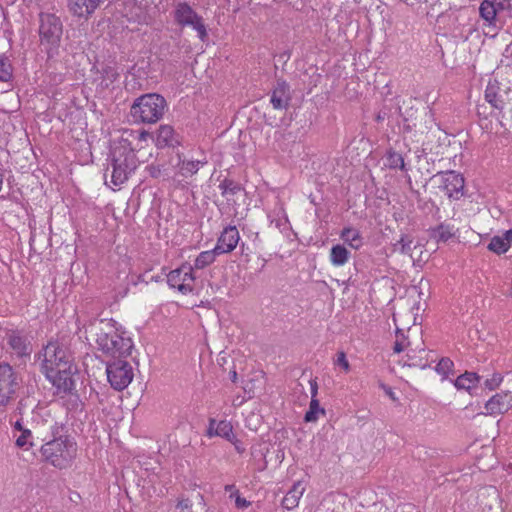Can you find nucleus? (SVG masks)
<instances>
[{"label": "nucleus", "instance_id": "obj_33", "mask_svg": "<svg viewBox=\"0 0 512 512\" xmlns=\"http://www.w3.org/2000/svg\"><path fill=\"white\" fill-rule=\"evenodd\" d=\"M405 364L409 367H418L420 369H426L430 367L427 358H424L422 355H416L415 350H410L407 354V361Z\"/></svg>", "mask_w": 512, "mask_h": 512}, {"label": "nucleus", "instance_id": "obj_5", "mask_svg": "<svg viewBox=\"0 0 512 512\" xmlns=\"http://www.w3.org/2000/svg\"><path fill=\"white\" fill-rule=\"evenodd\" d=\"M96 343L99 350L106 355H110L113 360L125 359L131 354L134 347L133 341L130 337H123L116 331L113 333H98Z\"/></svg>", "mask_w": 512, "mask_h": 512}, {"label": "nucleus", "instance_id": "obj_58", "mask_svg": "<svg viewBox=\"0 0 512 512\" xmlns=\"http://www.w3.org/2000/svg\"><path fill=\"white\" fill-rule=\"evenodd\" d=\"M229 378H230V380H231L233 383H236V382H237V378H238V377H237V372H236V370H231V371L229 372Z\"/></svg>", "mask_w": 512, "mask_h": 512}, {"label": "nucleus", "instance_id": "obj_12", "mask_svg": "<svg viewBox=\"0 0 512 512\" xmlns=\"http://www.w3.org/2000/svg\"><path fill=\"white\" fill-rule=\"evenodd\" d=\"M41 372L45 375L46 379L59 391L70 393L74 387V380L72 375L73 369L66 368L54 369L53 366L47 365V360H42Z\"/></svg>", "mask_w": 512, "mask_h": 512}, {"label": "nucleus", "instance_id": "obj_44", "mask_svg": "<svg viewBox=\"0 0 512 512\" xmlns=\"http://www.w3.org/2000/svg\"><path fill=\"white\" fill-rule=\"evenodd\" d=\"M191 507L192 504L189 499H180L176 506V508L179 509L180 512H192Z\"/></svg>", "mask_w": 512, "mask_h": 512}, {"label": "nucleus", "instance_id": "obj_51", "mask_svg": "<svg viewBox=\"0 0 512 512\" xmlns=\"http://www.w3.org/2000/svg\"><path fill=\"white\" fill-rule=\"evenodd\" d=\"M388 117V112L385 109L380 110L375 117V121L380 123L383 122Z\"/></svg>", "mask_w": 512, "mask_h": 512}, {"label": "nucleus", "instance_id": "obj_8", "mask_svg": "<svg viewBox=\"0 0 512 512\" xmlns=\"http://www.w3.org/2000/svg\"><path fill=\"white\" fill-rule=\"evenodd\" d=\"M106 374L110 386L116 391L124 390L133 380V368L125 359H115L107 363Z\"/></svg>", "mask_w": 512, "mask_h": 512}, {"label": "nucleus", "instance_id": "obj_30", "mask_svg": "<svg viewBox=\"0 0 512 512\" xmlns=\"http://www.w3.org/2000/svg\"><path fill=\"white\" fill-rule=\"evenodd\" d=\"M217 255H220L219 251L216 249V247H214V249L212 250H208V251H203L201 252L195 262H194V266L193 269H203L207 266H209L210 264H212L215 259H216V256Z\"/></svg>", "mask_w": 512, "mask_h": 512}, {"label": "nucleus", "instance_id": "obj_64", "mask_svg": "<svg viewBox=\"0 0 512 512\" xmlns=\"http://www.w3.org/2000/svg\"><path fill=\"white\" fill-rule=\"evenodd\" d=\"M37 356H38V359H41L42 356L44 357V350L40 351Z\"/></svg>", "mask_w": 512, "mask_h": 512}, {"label": "nucleus", "instance_id": "obj_37", "mask_svg": "<svg viewBox=\"0 0 512 512\" xmlns=\"http://www.w3.org/2000/svg\"><path fill=\"white\" fill-rule=\"evenodd\" d=\"M201 162L200 161H183L181 166V171L183 176L193 175L197 173L199 170Z\"/></svg>", "mask_w": 512, "mask_h": 512}, {"label": "nucleus", "instance_id": "obj_31", "mask_svg": "<svg viewBox=\"0 0 512 512\" xmlns=\"http://www.w3.org/2000/svg\"><path fill=\"white\" fill-rule=\"evenodd\" d=\"M320 413L325 415V409L320 406V402L317 398H311L309 409L304 415V422H315L318 419V415Z\"/></svg>", "mask_w": 512, "mask_h": 512}, {"label": "nucleus", "instance_id": "obj_53", "mask_svg": "<svg viewBox=\"0 0 512 512\" xmlns=\"http://www.w3.org/2000/svg\"><path fill=\"white\" fill-rule=\"evenodd\" d=\"M428 204H431L432 208L434 209V213H433V216L436 217L437 219H440V208L435 204V202L433 200H429L426 205Z\"/></svg>", "mask_w": 512, "mask_h": 512}, {"label": "nucleus", "instance_id": "obj_32", "mask_svg": "<svg viewBox=\"0 0 512 512\" xmlns=\"http://www.w3.org/2000/svg\"><path fill=\"white\" fill-rule=\"evenodd\" d=\"M219 189L223 196L236 195L240 191L244 190V187L233 179L225 178L219 184Z\"/></svg>", "mask_w": 512, "mask_h": 512}, {"label": "nucleus", "instance_id": "obj_49", "mask_svg": "<svg viewBox=\"0 0 512 512\" xmlns=\"http://www.w3.org/2000/svg\"><path fill=\"white\" fill-rule=\"evenodd\" d=\"M501 237L504 240V242H506L507 245H509V248H510L511 244H512V228H510L509 230L505 231L503 233V236H501Z\"/></svg>", "mask_w": 512, "mask_h": 512}, {"label": "nucleus", "instance_id": "obj_39", "mask_svg": "<svg viewBox=\"0 0 512 512\" xmlns=\"http://www.w3.org/2000/svg\"><path fill=\"white\" fill-rule=\"evenodd\" d=\"M412 240L407 235H402L400 240L394 245L395 248L399 247V250L403 254H409L411 252Z\"/></svg>", "mask_w": 512, "mask_h": 512}, {"label": "nucleus", "instance_id": "obj_6", "mask_svg": "<svg viewBox=\"0 0 512 512\" xmlns=\"http://www.w3.org/2000/svg\"><path fill=\"white\" fill-rule=\"evenodd\" d=\"M398 109L402 117L403 133L415 132L423 134L431 128L434 122L433 113L428 107H409L404 112H401L400 107Z\"/></svg>", "mask_w": 512, "mask_h": 512}, {"label": "nucleus", "instance_id": "obj_10", "mask_svg": "<svg viewBox=\"0 0 512 512\" xmlns=\"http://www.w3.org/2000/svg\"><path fill=\"white\" fill-rule=\"evenodd\" d=\"M43 360H47V365L53 366L54 369H58V367L66 369L68 366V368L76 370L70 350L57 340L49 341L44 347Z\"/></svg>", "mask_w": 512, "mask_h": 512}, {"label": "nucleus", "instance_id": "obj_7", "mask_svg": "<svg viewBox=\"0 0 512 512\" xmlns=\"http://www.w3.org/2000/svg\"><path fill=\"white\" fill-rule=\"evenodd\" d=\"M430 180L438 182V188L444 191L450 200L456 201L464 196L465 179L457 171H441L433 175Z\"/></svg>", "mask_w": 512, "mask_h": 512}, {"label": "nucleus", "instance_id": "obj_56", "mask_svg": "<svg viewBox=\"0 0 512 512\" xmlns=\"http://www.w3.org/2000/svg\"><path fill=\"white\" fill-rule=\"evenodd\" d=\"M136 67L137 65L134 64L129 70H128V74H131L133 76H137V77H141V74L138 73L140 69L136 70Z\"/></svg>", "mask_w": 512, "mask_h": 512}, {"label": "nucleus", "instance_id": "obj_62", "mask_svg": "<svg viewBox=\"0 0 512 512\" xmlns=\"http://www.w3.org/2000/svg\"><path fill=\"white\" fill-rule=\"evenodd\" d=\"M241 255L246 258L248 257L247 250H244V243L241 245Z\"/></svg>", "mask_w": 512, "mask_h": 512}, {"label": "nucleus", "instance_id": "obj_50", "mask_svg": "<svg viewBox=\"0 0 512 512\" xmlns=\"http://www.w3.org/2000/svg\"><path fill=\"white\" fill-rule=\"evenodd\" d=\"M235 504L237 508H247L250 505V502L245 498L237 497Z\"/></svg>", "mask_w": 512, "mask_h": 512}, {"label": "nucleus", "instance_id": "obj_9", "mask_svg": "<svg viewBox=\"0 0 512 512\" xmlns=\"http://www.w3.org/2000/svg\"><path fill=\"white\" fill-rule=\"evenodd\" d=\"M174 20L181 26H191L198 33L202 42L207 41L208 32L203 18L187 3L180 2L174 10Z\"/></svg>", "mask_w": 512, "mask_h": 512}, {"label": "nucleus", "instance_id": "obj_27", "mask_svg": "<svg viewBox=\"0 0 512 512\" xmlns=\"http://www.w3.org/2000/svg\"><path fill=\"white\" fill-rule=\"evenodd\" d=\"M350 254L344 245L335 244L330 250V261L334 266H342L348 261Z\"/></svg>", "mask_w": 512, "mask_h": 512}, {"label": "nucleus", "instance_id": "obj_38", "mask_svg": "<svg viewBox=\"0 0 512 512\" xmlns=\"http://www.w3.org/2000/svg\"><path fill=\"white\" fill-rule=\"evenodd\" d=\"M503 381V376L500 373H494L490 379H486L484 381V388L489 391H493L499 387L501 382Z\"/></svg>", "mask_w": 512, "mask_h": 512}, {"label": "nucleus", "instance_id": "obj_14", "mask_svg": "<svg viewBox=\"0 0 512 512\" xmlns=\"http://www.w3.org/2000/svg\"><path fill=\"white\" fill-rule=\"evenodd\" d=\"M183 273H185V276L189 275L190 281L195 280L193 267L188 262H185L177 269L169 272L167 275V283L170 287L177 288L182 294L192 293L194 288L189 283H186V278L182 277Z\"/></svg>", "mask_w": 512, "mask_h": 512}, {"label": "nucleus", "instance_id": "obj_13", "mask_svg": "<svg viewBox=\"0 0 512 512\" xmlns=\"http://www.w3.org/2000/svg\"><path fill=\"white\" fill-rule=\"evenodd\" d=\"M19 386L17 373L8 363H0V407L6 406Z\"/></svg>", "mask_w": 512, "mask_h": 512}, {"label": "nucleus", "instance_id": "obj_41", "mask_svg": "<svg viewBox=\"0 0 512 512\" xmlns=\"http://www.w3.org/2000/svg\"><path fill=\"white\" fill-rule=\"evenodd\" d=\"M32 433L29 429L23 430L21 435L16 439L15 445L18 448H23L27 444V439L31 437Z\"/></svg>", "mask_w": 512, "mask_h": 512}, {"label": "nucleus", "instance_id": "obj_11", "mask_svg": "<svg viewBox=\"0 0 512 512\" xmlns=\"http://www.w3.org/2000/svg\"><path fill=\"white\" fill-rule=\"evenodd\" d=\"M485 99L500 113L512 109V87L502 85L497 80L490 81L485 90Z\"/></svg>", "mask_w": 512, "mask_h": 512}, {"label": "nucleus", "instance_id": "obj_63", "mask_svg": "<svg viewBox=\"0 0 512 512\" xmlns=\"http://www.w3.org/2000/svg\"><path fill=\"white\" fill-rule=\"evenodd\" d=\"M230 439H226L227 441L231 442L234 445L235 441H238L237 437L233 434V437H229Z\"/></svg>", "mask_w": 512, "mask_h": 512}, {"label": "nucleus", "instance_id": "obj_15", "mask_svg": "<svg viewBox=\"0 0 512 512\" xmlns=\"http://www.w3.org/2000/svg\"><path fill=\"white\" fill-rule=\"evenodd\" d=\"M512 407V395L510 392H502L493 395L486 403L483 414L497 415L507 412Z\"/></svg>", "mask_w": 512, "mask_h": 512}, {"label": "nucleus", "instance_id": "obj_47", "mask_svg": "<svg viewBox=\"0 0 512 512\" xmlns=\"http://www.w3.org/2000/svg\"><path fill=\"white\" fill-rule=\"evenodd\" d=\"M379 386L384 390L385 394L390 398L392 399L393 401H396L397 400V397L395 396V393L394 391L392 390V388L390 386H387L386 384L384 383H380Z\"/></svg>", "mask_w": 512, "mask_h": 512}, {"label": "nucleus", "instance_id": "obj_23", "mask_svg": "<svg viewBox=\"0 0 512 512\" xmlns=\"http://www.w3.org/2000/svg\"><path fill=\"white\" fill-rule=\"evenodd\" d=\"M481 377L476 372H468L461 374L454 381V386L458 389H465L469 393L476 390V383H479Z\"/></svg>", "mask_w": 512, "mask_h": 512}, {"label": "nucleus", "instance_id": "obj_29", "mask_svg": "<svg viewBox=\"0 0 512 512\" xmlns=\"http://www.w3.org/2000/svg\"><path fill=\"white\" fill-rule=\"evenodd\" d=\"M387 166L390 169H399L407 171L406 164L402 154L396 152L392 147L386 151Z\"/></svg>", "mask_w": 512, "mask_h": 512}, {"label": "nucleus", "instance_id": "obj_55", "mask_svg": "<svg viewBox=\"0 0 512 512\" xmlns=\"http://www.w3.org/2000/svg\"><path fill=\"white\" fill-rule=\"evenodd\" d=\"M33 380H34V382L36 383L35 376L33 377ZM35 386H36V384H35V385H33V384H27V386H26V394H27V396H30V395L34 394V392H35Z\"/></svg>", "mask_w": 512, "mask_h": 512}, {"label": "nucleus", "instance_id": "obj_16", "mask_svg": "<svg viewBox=\"0 0 512 512\" xmlns=\"http://www.w3.org/2000/svg\"><path fill=\"white\" fill-rule=\"evenodd\" d=\"M291 101V93L289 84L278 79L276 85L272 89L270 102L274 109H287Z\"/></svg>", "mask_w": 512, "mask_h": 512}, {"label": "nucleus", "instance_id": "obj_2", "mask_svg": "<svg viewBox=\"0 0 512 512\" xmlns=\"http://www.w3.org/2000/svg\"><path fill=\"white\" fill-rule=\"evenodd\" d=\"M63 429V426L53 429L54 438L40 449L44 461L58 469L67 468L77 452L76 443L69 436L61 435L60 431Z\"/></svg>", "mask_w": 512, "mask_h": 512}, {"label": "nucleus", "instance_id": "obj_1", "mask_svg": "<svg viewBox=\"0 0 512 512\" xmlns=\"http://www.w3.org/2000/svg\"><path fill=\"white\" fill-rule=\"evenodd\" d=\"M147 138L154 140L153 135L148 131L125 130L119 139L110 143L108 160L112 166L111 183L114 186L127 181L138 166L136 148L133 147L132 141H145Z\"/></svg>", "mask_w": 512, "mask_h": 512}, {"label": "nucleus", "instance_id": "obj_35", "mask_svg": "<svg viewBox=\"0 0 512 512\" xmlns=\"http://www.w3.org/2000/svg\"><path fill=\"white\" fill-rule=\"evenodd\" d=\"M453 368L454 362L448 357H443L439 360L435 370L438 374L443 376V379H446L449 374H454Z\"/></svg>", "mask_w": 512, "mask_h": 512}, {"label": "nucleus", "instance_id": "obj_17", "mask_svg": "<svg viewBox=\"0 0 512 512\" xmlns=\"http://www.w3.org/2000/svg\"><path fill=\"white\" fill-rule=\"evenodd\" d=\"M182 137L175 131L171 125H160L157 130L155 144L159 149L171 147L175 148L181 145Z\"/></svg>", "mask_w": 512, "mask_h": 512}, {"label": "nucleus", "instance_id": "obj_52", "mask_svg": "<svg viewBox=\"0 0 512 512\" xmlns=\"http://www.w3.org/2000/svg\"><path fill=\"white\" fill-rule=\"evenodd\" d=\"M234 447L239 454H243L246 451V447L241 440L235 441Z\"/></svg>", "mask_w": 512, "mask_h": 512}, {"label": "nucleus", "instance_id": "obj_25", "mask_svg": "<svg viewBox=\"0 0 512 512\" xmlns=\"http://www.w3.org/2000/svg\"><path fill=\"white\" fill-rule=\"evenodd\" d=\"M209 436H220L224 439L233 437V427L229 421L222 420L216 423V420L210 419L207 430Z\"/></svg>", "mask_w": 512, "mask_h": 512}, {"label": "nucleus", "instance_id": "obj_24", "mask_svg": "<svg viewBox=\"0 0 512 512\" xmlns=\"http://www.w3.org/2000/svg\"><path fill=\"white\" fill-rule=\"evenodd\" d=\"M430 239L435 240L437 243L447 242L449 239L455 237L453 227L449 224L440 223L436 227H431L427 230Z\"/></svg>", "mask_w": 512, "mask_h": 512}, {"label": "nucleus", "instance_id": "obj_22", "mask_svg": "<svg viewBox=\"0 0 512 512\" xmlns=\"http://www.w3.org/2000/svg\"><path fill=\"white\" fill-rule=\"evenodd\" d=\"M479 13L481 18H483L489 26L493 28L500 29L502 27V22L500 18L497 16L498 11L494 8L493 5L488 1H483L479 7Z\"/></svg>", "mask_w": 512, "mask_h": 512}, {"label": "nucleus", "instance_id": "obj_19", "mask_svg": "<svg viewBox=\"0 0 512 512\" xmlns=\"http://www.w3.org/2000/svg\"><path fill=\"white\" fill-rule=\"evenodd\" d=\"M7 341L10 348L19 356H29L32 352V347L27 338L22 335L19 330H8Z\"/></svg>", "mask_w": 512, "mask_h": 512}, {"label": "nucleus", "instance_id": "obj_54", "mask_svg": "<svg viewBox=\"0 0 512 512\" xmlns=\"http://www.w3.org/2000/svg\"><path fill=\"white\" fill-rule=\"evenodd\" d=\"M485 391V388L483 386H479L478 383H476V390L472 391V393H469L471 396H480Z\"/></svg>", "mask_w": 512, "mask_h": 512}, {"label": "nucleus", "instance_id": "obj_36", "mask_svg": "<svg viewBox=\"0 0 512 512\" xmlns=\"http://www.w3.org/2000/svg\"><path fill=\"white\" fill-rule=\"evenodd\" d=\"M489 251L496 253L497 255L504 254L508 251L509 245L502 239L501 236H494L487 246Z\"/></svg>", "mask_w": 512, "mask_h": 512}, {"label": "nucleus", "instance_id": "obj_40", "mask_svg": "<svg viewBox=\"0 0 512 512\" xmlns=\"http://www.w3.org/2000/svg\"><path fill=\"white\" fill-rule=\"evenodd\" d=\"M336 365L340 366L346 372L350 370V364L347 360L346 354L344 351H340L337 353V359L335 362Z\"/></svg>", "mask_w": 512, "mask_h": 512}, {"label": "nucleus", "instance_id": "obj_21", "mask_svg": "<svg viewBox=\"0 0 512 512\" xmlns=\"http://www.w3.org/2000/svg\"><path fill=\"white\" fill-rule=\"evenodd\" d=\"M96 70L101 74V86L105 89L109 88L119 78L118 68L115 62L102 63L101 69H97L94 65L92 71Z\"/></svg>", "mask_w": 512, "mask_h": 512}, {"label": "nucleus", "instance_id": "obj_18", "mask_svg": "<svg viewBox=\"0 0 512 512\" xmlns=\"http://www.w3.org/2000/svg\"><path fill=\"white\" fill-rule=\"evenodd\" d=\"M240 240L239 231L236 226H227L218 237L216 249L220 254L232 252Z\"/></svg>", "mask_w": 512, "mask_h": 512}, {"label": "nucleus", "instance_id": "obj_42", "mask_svg": "<svg viewBox=\"0 0 512 512\" xmlns=\"http://www.w3.org/2000/svg\"><path fill=\"white\" fill-rule=\"evenodd\" d=\"M37 234L32 232L31 233V237H30V250L36 254H41L42 253V246L39 245V243H37Z\"/></svg>", "mask_w": 512, "mask_h": 512}, {"label": "nucleus", "instance_id": "obj_34", "mask_svg": "<svg viewBox=\"0 0 512 512\" xmlns=\"http://www.w3.org/2000/svg\"><path fill=\"white\" fill-rule=\"evenodd\" d=\"M13 77V67L9 58L5 55H0V81L8 82Z\"/></svg>", "mask_w": 512, "mask_h": 512}, {"label": "nucleus", "instance_id": "obj_46", "mask_svg": "<svg viewBox=\"0 0 512 512\" xmlns=\"http://www.w3.org/2000/svg\"><path fill=\"white\" fill-rule=\"evenodd\" d=\"M405 340L401 339H397L395 342H394V346H393V352L394 353H401L402 351H404V349L410 345V342H407L406 344L404 343Z\"/></svg>", "mask_w": 512, "mask_h": 512}, {"label": "nucleus", "instance_id": "obj_28", "mask_svg": "<svg viewBox=\"0 0 512 512\" xmlns=\"http://www.w3.org/2000/svg\"><path fill=\"white\" fill-rule=\"evenodd\" d=\"M340 238L354 249L362 245L360 232L352 227H345L340 233Z\"/></svg>", "mask_w": 512, "mask_h": 512}, {"label": "nucleus", "instance_id": "obj_45", "mask_svg": "<svg viewBox=\"0 0 512 512\" xmlns=\"http://www.w3.org/2000/svg\"><path fill=\"white\" fill-rule=\"evenodd\" d=\"M502 114L503 121L501 122L502 125L509 126L510 129H512V109H506Z\"/></svg>", "mask_w": 512, "mask_h": 512}, {"label": "nucleus", "instance_id": "obj_61", "mask_svg": "<svg viewBox=\"0 0 512 512\" xmlns=\"http://www.w3.org/2000/svg\"><path fill=\"white\" fill-rule=\"evenodd\" d=\"M241 255L246 258L248 257L247 250H244V243L241 245Z\"/></svg>", "mask_w": 512, "mask_h": 512}, {"label": "nucleus", "instance_id": "obj_4", "mask_svg": "<svg viewBox=\"0 0 512 512\" xmlns=\"http://www.w3.org/2000/svg\"><path fill=\"white\" fill-rule=\"evenodd\" d=\"M40 43L45 47L48 57L57 53L63 34V23L60 17L53 13H39Z\"/></svg>", "mask_w": 512, "mask_h": 512}, {"label": "nucleus", "instance_id": "obj_48", "mask_svg": "<svg viewBox=\"0 0 512 512\" xmlns=\"http://www.w3.org/2000/svg\"><path fill=\"white\" fill-rule=\"evenodd\" d=\"M310 388H311V398H317L318 394V384L316 379H311L310 381Z\"/></svg>", "mask_w": 512, "mask_h": 512}, {"label": "nucleus", "instance_id": "obj_20", "mask_svg": "<svg viewBox=\"0 0 512 512\" xmlns=\"http://www.w3.org/2000/svg\"><path fill=\"white\" fill-rule=\"evenodd\" d=\"M102 0H68V9L76 17L87 18L100 5Z\"/></svg>", "mask_w": 512, "mask_h": 512}, {"label": "nucleus", "instance_id": "obj_3", "mask_svg": "<svg viewBox=\"0 0 512 512\" xmlns=\"http://www.w3.org/2000/svg\"><path fill=\"white\" fill-rule=\"evenodd\" d=\"M166 109L167 101L162 95L146 93L133 101L130 116L134 123L153 124L163 117Z\"/></svg>", "mask_w": 512, "mask_h": 512}, {"label": "nucleus", "instance_id": "obj_57", "mask_svg": "<svg viewBox=\"0 0 512 512\" xmlns=\"http://www.w3.org/2000/svg\"><path fill=\"white\" fill-rule=\"evenodd\" d=\"M14 429L20 432H23V430H26V428L23 427L21 420H17L14 423Z\"/></svg>", "mask_w": 512, "mask_h": 512}, {"label": "nucleus", "instance_id": "obj_59", "mask_svg": "<svg viewBox=\"0 0 512 512\" xmlns=\"http://www.w3.org/2000/svg\"><path fill=\"white\" fill-rule=\"evenodd\" d=\"M24 406H25L24 399H21L18 402V406H17V410L19 411V414H22V409L24 408Z\"/></svg>", "mask_w": 512, "mask_h": 512}, {"label": "nucleus", "instance_id": "obj_60", "mask_svg": "<svg viewBox=\"0 0 512 512\" xmlns=\"http://www.w3.org/2000/svg\"><path fill=\"white\" fill-rule=\"evenodd\" d=\"M396 336H397V338L401 337L403 340H406L403 330H401L399 328H397V330H396Z\"/></svg>", "mask_w": 512, "mask_h": 512}, {"label": "nucleus", "instance_id": "obj_43", "mask_svg": "<svg viewBox=\"0 0 512 512\" xmlns=\"http://www.w3.org/2000/svg\"><path fill=\"white\" fill-rule=\"evenodd\" d=\"M146 170L152 178H159L162 174L161 165L150 164L146 167Z\"/></svg>", "mask_w": 512, "mask_h": 512}, {"label": "nucleus", "instance_id": "obj_26", "mask_svg": "<svg viewBox=\"0 0 512 512\" xmlns=\"http://www.w3.org/2000/svg\"><path fill=\"white\" fill-rule=\"evenodd\" d=\"M269 448L265 443L257 444L251 447V456L255 462L256 470L259 472L267 468L268 461L266 459Z\"/></svg>", "mask_w": 512, "mask_h": 512}]
</instances>
